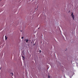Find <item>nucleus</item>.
I'll return each instance as SVG.
<instances>
[{"mask_svg": "<svg viewBox=\"0 0 78 78\" xmlns=\"http://www.w3.org/2000/svg\"><path fill=\"white\" fill-rule=\"evenodd\" d=\"M72 14H71V16H72V17H73V20H74V16L73 15V12H72Z\"/></svg>", "mask_w": 78, "mask_h": 78, "instance_id": "obj_1", "label": "nucleus"}, {"mask_svg": "<svg viewBox=\"0 0 78 78\" xmlns=\"http://www.w3.org/2000/svg\"><path fill=\"white\" fill-rule=\"evenodd\" d=\"M24 41H26V42H28V39H25Z\"/></svg>", "mask_w": 78, "mask_h": 78, "instance_id": "obj_2", "label": "nucleus"}, {"mask_svg": "<svg viewBox=\"0 0 78 78\" xmlns=\"http://www.w3.org/2000/svg\"><path fill=\"white\" fill-rule=\"evenodd\" d=\"M5 40H6L8 38L7 37H6V36H5Z\"/></svg>", "mask_w": 78, "mask_h": 78, "instance_id": "obj_3", "label": "nucleus"}, {"mask_svg": "<svg viewBox=\"0 0 78 78\" xmlns=\"http://www.w3.org/2000/svg\"><path fill=\"white\" fill-rule=\"evenodd\" d=\"M22 58H24V59H25V57H24V56H22Z\"/></svg>", "mask_w": 78, "mask_h": 78, "instance_id": "obj_4", "label": "nucleus"}, {"mask_svg": "<svg viewBox=\"0 0 78 78\" xmlns=\"http://www.w3.org/2000/svg\"><path fill=\"white\" fill-rule=\"evenodd\" d=\"M21 39H23V37H22Z\"/></svg>", "mask_w": 78, "mask_h": 78, "instance_id": "obj_5", "label": "nucleus"}, {"mask_svg": "<svg viewBox=\"0 0 78 78\" xmlns=\"http://www.w3.org/2000/svg\"><path fill=\"white\" fill-rule=\"evenodd\" d=\"M12 76H13V73H12Z\"/></svg>", "mask_w": 78, "mask_h": 78, "instance_id": "obj_6", "label": "nucleus"}, {"mask_svg": "<svg viewBox=\"0 0 78 78\" xmlns=\"http://www.w3.org/2000/svg\"><path fill=\"white\" fill-rule=\"evenodd\" d=\"M48 77H49L48 78H50V77L49 76H48Z\"/></svg>", "mask_w": 78, "mask_h": 78, "instance_id": "obj_7", "label": "nucleus"}, {"mask_svg": "<svg viewBox=\"0 0 78 78\" xmlns=\"http://www.w3.org/2000/svg\"><path fill=\"white\" fill-rule=\"evenodd\" d=\"M41 51L40 50V51Z\"/></svg>", "mask_w": 78, "mask_h": 78, "instance_id": "obj_8", "label": "nucleus"}, {"mask_svg": "<svg viewBox=\"0 0 78 78\" xmlns=\"http://www.w3.org/2000/svg\"><path fill=\"white\" fill-rule=\"evenodd\" d=\"M11 74H12V73H11Z\"/></svg>", "mask_w": 78, "mask_h": 78, "instance_id": "obj_9", "label": "nucleus"}, {"mask_svg": "<svg viewBox=\"0 0 78 78\" xmlns=\"http://www.w3.org/2000/svg\"><path fill=\"white\" fill-rule=\"evenodd\" d=\"M39 28H38V29H39Z\"/></svg>", "mask_w": 78, "mask_h": 78, "instance_id": "obj_10", "label": "nucleus"}, {"mask_svg": "<svg viewBox=\"0 0 78 78\" xmlns=\"http://www.w3.org/2000/svg\"><path fill=\"white\" fill-rule=\"evenodd\" d=\"M69 12H70V11H69Z\"/></svg>", "mask_w": 78, "mask_h": 78, "instance_id": "obj_11", "label": "nucleus"}]
</instances>
